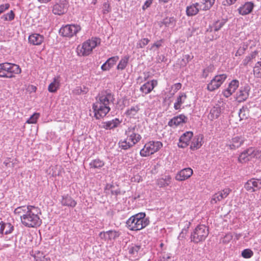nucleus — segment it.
Returning a JSON list of instances; mask_svg holds the SVG:
<instances>
[{
  "label": "nucleus",
  "mask_w": 261,
  "mask_h": 261,
  "mask_svg": "<svg viewBox=\"0 0 261 261\" xmlns=\"http://www.w3.org/2000/svg\"><path fill=\"white\" fill-rule=\"evenodd\" d=\"M16 217L20 219L21 223L28 227L39 226L42 223L39 208L33 206H21L14 210Z\"/></svg>",
  "instance_id": "f257e3e1"
},
{
  "label": "nucleus",
  "mask_w": 261,
  "mask_h": 261,
  "mask_svg": "<svg viewBox=\"0 0 261 261\" xmlns=\"http://www.w3.org/2000/svg\"><path fill=\"white\" fill-rule=\"evenodd\" d=\"M114 99V96L110 91H103L98 94L92 106L96 119H99L106 116L111 110L110 105Z\"/></svg>",
  "instance_id": "f03ea898"
},
{
  "label": "nucleus",
  "mask_w": 261,
  "mask_h": 261,
  "mask_svg": "<svg viewBox=\"0 0 261 261\" xmlns=\"http://www.w3.org/2000/svg\"><path fill=\"white\" fill-rule=\"evenodd\" d=\"M149 224V219L144 213H139L131 216L126 221V226L130 230H140Z\"/></svg>",
  "instance_id": "7ed1b4c3"
},
{
  "label": "nucleus",
  "mask_w": 261,
  "mask_h": 261,
  "mask_svg": "<svg viewBox=\"0 0 261 261\" xmlns=\"http://www.w3.org/2000/svg\"><path fill=\"white\" fill-rule=\"evenodd\" d=\"M100 39L96 37H92L85 41L82 45L77 47L76 52L79 56H87L89 55L94 48L100 44Z\"/></svg>",
  "instance_id": "20e7f679"
},
{
  "label": "nucleus",
  "mask_w": 261,
  "mask_h": 261,
  "mask_svg": "<svg viewBox=\"0 0 261 261\" xmlns=\"http://www.w3.org/2000/svg\"><path fill=\"white\" fill-rule=\"evenodd\" d=\"M162 146L163 144L160 141H149L145 144L140 154L142 156H148L159 151Z\"/></svg>",
  "instance_id": "39448f33"
},
{
  "label": "nucleus",
  "mask_w": 261,
  "mask_h": 261,
  "mask_svg": "<svg viewBox=\"0 0 261 261\" xmlns=\"http://www.w3.org/2000/svg\"><path fill=\"white\" fill-rule=\"evenodd\" d=\"M208 230L206 226L199 225L197 226L191 234L192 241L195 243L204 240L207 237Z\"/></svg>",
  "instance_id": "423d86ee"
},
{
  "label": "nucleus",
  "mask_w": 261,
  "mask_h": 261,
  "mask_svg": "<svg viewBox=\"0 0 261 261\" xmlns=\"http://www.w3.org/2000/svg\"><path fill=\"white\" fill-rule=\"evenodd\" d=\"M260 153L258 150L254 148H249L240 154L238 158V161L241 163H246L252 158H259V155Z\"/></svg>",
  "instance_id": "0eeeda50"
},
{
  "label": "nucleus",
  "mask_w": 261,
  "mask_h": 261,
  "mask_svg": "<svg viewBox=\"0 0 261 261\" xmlns=\"http://www.w3.org/2000/svg\"><path fill=\"white\" fill-rule=\"evenodd\" d=\"M81 30V27L78 24H68L62 27L60 33L65 37H72L76 35Z\"/></svg>",
  "instance_id": "6e6552de"
},
{
  "label": "nucleus",
  "mask_w": 261,
  "mask_h": 261,
  "mask_svg": "<svg viewBox=\"0 0 261 261\" xmlns=\"http://www.w3.org/2000/svg\"><path fill=\"white\" fill-rule=\"evenodd\" d=\"M226 78L227 75L225 74L216 75L207 85V90L210 91H213L218 89L220 87Z\"/></svg>",
  "instance_id": "1a4fd4ad"
},
{
  "label": "nucleus",
  "mask_w": 261,
  "mask_h": 261,
  "mask_svg": "<svg viewBox=\"0 0 261 261\" xmlns=\"http://www.w3.org/2000/svg\"><path fill=\"white\" fill-rule=\"evenodd\" d=\"M68 3L66 0H60L53 6L52 12L55 15H61L65 14L68 9Z\"/></svg>",
  "instance_id": "9d476101"
},
{
  "label": "nucleus",
  "mask_w": 261,
  "mask_h": 261,
  "mask_svg": "<svg viewBox=\"0 0 261 261\" xmlns=\"http://www.w3.org/2000/svg\"><path fill=\"white\" fill-rule=\"evenodd\" d=\"M1 69L5 71L9 75H14V74H20L21 72L20 67L16 64L8 62L1 63Z\"/></svg>",
  "instance_id": "9b49d317"
},
{
  "label": "nucleus",
  "mask_w": 261,
  "mask_h": 261,
  "mask_svg": "<svg viewBox=\"0 0 261 261\" xmlns=\"http://www.w3.org/2000/svg\"><path fill=\"white\" fill-rule=\"evenodd\" d=\"M231 190L229 188H225L223 190L218 192L212 196L211 203L215 204L226 198L231 192Z\"/></svg>",
  "instance_id": "f8f14e48"
},
{
  "label": "nucleus",
  "mask_w": 261,
  "mask_h": 261,
  "mask_svg": "<svg viewBox=\"0 0 261 261\" xmlns=\"http://www.w3.org/2000/svg\"><path fill=\"white\" fill-rule=\"evenodd\" d=\"M125 135L129 138L131 143L134 146L141 139L142 137L140 134L136 132L135 126L128 127L125 131Z\"/></svg>",
  "instance_id": "ddd939ff"
},
{
  "label": "nucleus",
  "mask_w": 261,
  "mask_h": 261,
  "mask_svg": "<svg viewBox=\"0 0 261 261\" xmlns=\"http://www.w3.org/2000/svg\"><path fill=\"white\" fill-rule=\"evenodd\" d=\"M244 188L248 192H255L261 188V181L259 179H251L246 182Z\"/></svg>",
  "instance_id": "4468645a"
},
{
  "label": "nucleus",
  "mask_w": 261,
  "mask_h": 261,
  "mask_svg": "<svg viewBox=\"0 0 261 261\" xmlns=\"http://www.w3.org/2000/svg\"><path fill=\"white\" fill-rule=\"evenodd\" d=\"M193 171L191 168H186L179 171L175 175V179L179 181H184L190 178Z\"/></svg>",
  "instance_id": "2eb2a0df"
},
{
  "label": "nucleus",
  "mask_w": 261,
  "mask_h": 261,
  "mask_svg": "<svg viewBox=\"0 0 261 261\" xmlns=\"http://www.w3.org/2000/svg\"><path fill=\"white\" fill-rule=\"evenodd\" d=\"M120 235L118 231L114 230H111L107 231L100 232L99 236L105 241H111L117 238Z\"/></svg>",
  "instance_id": "dca6fc26"
},
{
  "label": "nucleus",
  "mask_w": 261,
  "mask_h": 261,
  "mask_svg": "<svg viewBox=\"0 0 261 261\" xmlns=\"http://www.w3.org/2000/svg\"><path fill=\"white\" fill-rule=\"evenodd\" d=\"M250 88L248 85H245L241 87L239 92L237 93L236 98L240 102L246 100L249 95Z\"/></svg>",
  "instance_id": "f3484780"
},
{
  "label": "nucleus",
  "mask_w": 261,
  "mask_h": 261,
  "mask_svg": "<svg viewBox=\"0 0 261 261\" xmlns=\"http://www.w3.org/2000/svg\"><path fill=\"white\" fill-rule=\"evenodd\" d=\"M239 86V82L237 80H232L229 84L227 89L223 92V95L225 97H228L233 93Z\"/></svg>",
  "instance_id": "a211bd4d"
},
{
  "label": "nucleus",
  "mask_w": 261,
  "mask_h": 261,
  "mask_svg": "<svg viewBox=\"0 0 261 261\" xmlns=\"http://www.w3.org/2000/svg\"><path fill=\"white\" fill-rule=\"evenodd\" d=\"M187 117L184 115L180 114L171 119L168 122V125L171 127H176L182 125L187 121Z\"/></svg>",
  "instance_id": "6ab92c4d"
},
{
  "label": "nucleus",
  "mask_w": 261,
  "mask_h": 261,
  "mask_svg": "<svg viewBox=\"0 0 261 261\" xmlns=\"http://www.w3.org/2000/svg\"><path fill=\"white\" fill-rule=\"evenodd\" d=\"M193 136L192 132H187L184 133L179 138L178 146L180 148H185L187 147Z\"/></svg>",
  "instance_id": "aec40b11"
},
{
  "label": "nucleus",
  "mask_w": 261,
  "mask_h": 261,
  "mask_svg": "<svg viewBox=\"0 0 261 261\" xmlns=\"http://www.w3.org/2000/svg\"><path fill=\"white\" fill-rule=\"evenodd\" d=\"M221 113V109L219 106L216 105L210 108L207 115V119L212 121L219 118Z\"/></svg>",
  "instance_id": "412c9836"
},
{
  "label": "nucleus",
  "mask_w": 261,
  "mask_h": 261,
  "mask_svg": "<svg viewBox=\"0 0 261 261\" xmlns=\"http://www.w3.org/2000/svg\"><path fill=\"white\" fill-rule=\"evenodd\" d=\"M157 84L158 82L156 80L147 82L140 87V90L144 94H148L157 85Z\"/></svg>",
  "instance_id": "4be33fe9"
},
{
  "label": "nucleus",
  "mask_w": 261,
  "mask_h": 261,
  "mask_svg": "<svg viewBox=\"0 0 261 261\" xmlns=\"http://www.w3.org/2000/svg\"><path fill=\"white\" fill-rule=\"evenodd\" d=\"M244 143V139L241 137H235L232 138L227 146L230 149L235 150L240 147Z\"/></svg>",
  "instance_id": "5701e85b"
},
{
  "label": "nucleus",
  "mask_w": 261,
  "mask_h": 261,
  "mask_svg": "<svg viewBox=\"0 0 261 261\" xmlns=\"http://www.w3.org/2000/svg\"><path fill=\"white\" fill-rule=\"evenodd\" d=\"M61 77L60 76H56L54 77L51 82L48 86V90L50 93H55L60 88Z\"/></svg>",
  "instance_id": "b1692460"
},
{
  "label": "nucleus",
  "mask_w": 261,
  "mask_h": 261,
  "mask_svg": "<svg viewBox=\"0 0 261 261\" xmlns=\"http://www.w3.org/2000/svg\"><path fill=\"white\" fill-rule=\"evenodd\" d=\"M44 40L43 35L37 33L32 34L29 37V42L34 45H40Z\"/></svg>",
  "instance_id": "393cba45"
},
{
  "label": "nucleus",
  "mask_w": 261,
  "mask_h": 261,
  "mask_svg": "<svg viewBox=\"0 0 261 261\" xmlns=\"http://www.w3.org/2000/svg\"><path fill=\"white\" fill-rule=\"evenodd\" d=\"M200 10H202V7L200 3H196L187 6L186 14L189 16H194L197 14Z\"/></svg>",
  "instance_id": "a878e982"
},
{
  "label": "nucleus",
  "mask_w": 261,
  "mask_h": 261,
  "mask_svg": "<svg viewBox=\"0 0 261 261\" xmlns=\"http://www.w3.org/2000/svg\"><path fill=\"white\" fill-rule=\"evenodd\" d=\"M254 4L252 2L245 3L238 9L240 14L245 15L250 13L254 7Z\"/></svg>",
  "instance_id": "bb28decb"
},
{
  "label": "nucleus",
  "mask_w": 261,
  "mask_h": 261,
  "mask_svg": "<svg viewBox=\"0 0 261 261\" xmlns=\"http://www.w3.org/2000/svg\"><path fill=\"white\" fill-rule=\"evenodd\" d=\"M203 137L202 135H198L195 136L191 142L190 148L192 150H196L199 148L202 145Z\"/></svg>",
  "instance_id": "cd10ccee"
},
{
  "label": "nucleus",
  "mask_w": 261,
  "mask_h": 261,
  "mask_svg": "<svg viewBox=\"0 0 261 261\" xmlns=\"http://www.w3.org/2000/svg\"><path fill=\"white\" fill-rule=\"evenodd\" d=\"M119 60L118 56H114L110 58L103 64L101 68L103 71H107L111 69Z\"/></svg>",
  "instance_id": "c85d7f7f"
},
{
  "label": "nucleus",
  "mask_w": 261,
  "mask_h": 261,
  "mask_svg": "<svg viewBox=\"0 0 261 261\" xmlns=\"http://www.w3.org/2000/svg\"><path fill=\"white\" fill-rule=\"evenodd\" d=\"M61 203L63 206L72 207H74L76 204V202L68 195L62 196Z\"/></svg>",
  "instance_id": "c756f323"
},
{
  "label": "nucleus",
  "mask_w": 261,
  "mask_h": 261,
  "mask_svg": "<svg viewBox=\"0 0 261 261\" xmlns=\"http://www.w3.org/2000/svg\"><path fill=\"white\" fill-rule=\"evenodd\" d=\"M171 182V177L170 175H165L158 179L157 185L160 188H165L168 186Z\"/></svg>",
  "instance_id": "7c9ffc66"
},
{
  "label": "nucleus",
  "mask_w": 261,
  "mask_h": 261,
  "mask_svg": "<svg viewBox=\"0 0 261 261\" xmlns=\"http://www.w3.org/2000/svg\"><path fill=\"white\" fill-rule=\"evenodd\" d=\"M105 165V162L99 159L93 160L89 163V166L90 169L96 170L100 169Z\"/></svg>",
  "instance_id": "2f4dec72"
},
{
  "label": "nucleus",
  "mask_w": 261,
  "mask_h": 261,
  "mask_svg": "<svg viewBox=\"0 0 261 261\" xmlns=\"http://www.w3.org/2000/svg\"><path fill=\"white\" fill-rule=\"evenodd\" d=\"M120 123V121L117 118L103 123V127L106 129H111L115 128Z\"/></svg>",
  "instance_id": "473e14b6"
},
{
  "label": "nucleus",
  "mask_w": 261,
  "mask_h": 261,
  "mask_svg": "<svg viewBox=\"0 0 261 261\" xmlns=\"http://www.w3.org/2000/svg\"><path fill=\"white\" fill-rule=\"evenodd\" d=\"M119 147L124 150L128 149L133 146V143H131V141L128 136H126L125 139L121 140L119 142Z\"/></svg>",
  "instance_id": "72a5a7b5"
},
{
  "label": "nucleus",
  "mask_w": 261,
  "mask_h": 261,
  "mask_svg": "<svg viewBox=\"0 0 261 261\" xmlns=\"http://www.w3.org/2000/svg\"><path fill=\"white\" fill-rule=\"evenodd\" d=\"M187 96L185 93L180 94L177 98L176 102L174 103V108L175 110H178L182 103H184Z\"/></svg>",
  "instance_id": "f704fd0d"
},
{
  "label": "nucleus",
  "mask_w": 261,
  "mask_h": 261,
  "mask_svg": "<svg viewBox=\"0 0 261 261\" xmlns=\"http://www.w3.org/2000/svg\"><path fill=\"white\" fill-rule=\"evenodd\" d=\"M89 91L88 88L85 86H77L72 91L73 94L76 95L85 94Z\"/></svg>",
  "instance_id": "c9c22d12"
},
{
  "label": "nucleus",
  "mask_w": 261,
  "mask_h": 261,
  "mask_svg": "<svg viewBox=\"0 0 261 261\" xmlns=\"http://www.w3.org/2000/svg\"><path fill=\"white\" fill-rule=\"evenodd\" d=\"M258 53L256 51L252 52L250 55L246 56L243 61V65L245 66L247 65L249 63L252 62L253 59H255L257 56Z\"/></svg>",
  "instance_id": "e433bc0d"
},
{
  "label": "nucleus",
  "mask_w": 261,
  "mask_h": 261,
  "mask_svg": "<svg viewBox=\"0 0 261 261\" xmlns=\"http://www.w3.org/2000/svg\"><path fill=\"white\" fill-rule=\"evenodd\" d=\"M140 110L138 106H134L128 109L126 112V114L130 117L135 116Z\"/></svg>",
  "instance_id": "4c0bfd02"
},
{
  "label": "nucleus",
  "mask_w": 261,
  "mask_h": 261,
  "mask_svg": "<svg viewBox=\"0 0 261 261\" xmlns=\"http://www.w3.org/2000/svg\"><path fill=\"white\" fill-rule=\"evenodd\" d=\"M128 59L129 57L127 56L122 58L117 67V69L123 70L127 65Z\"/></svg>",
  "instance_id": "58836bf2"
},
{
  "label": "nucleus",
  "mask_w": 261,
  "mask_h": 261,
  "mask_svg": "<svg viewBox=\"0 0 261 261\" xmlns=\"http://www.w3.org/2000/svg\"><path fill=\"white\" fill-rule=\"evenodd\" d=\"M226 23V20L224 19L219 20L214 23L212 26V29L215 31H219Z\"/></svg>",
  "instance_id": "ea45409f"
},
{
  "label": "nucleus",
  "mask_w": 261,
  "mask_h": 261,
  "mask_svg": "<svg viewBox=\"0 0 261 261\" xmlns=\"http://www.w3.org/2000/svg\"><path fill=\"white\" fill-rule=\"evenodd\" d=\"M33 256L35 261H48L43 253L40 251L35 252Z\"/></svg>",
  "instance_id": "a19ab883"
},
{
  "label": "nucleus",
  "mask_w": 261,
  "mask_h": 261,
  "mask_svg": "<svg viewBox=\"0 0 261 261\" xmlns=\"http://www.w3.org/2000/svg\"><path fill=\"white\" fill-rule=\"evenodd\" d=\"M254 74L256 77H261V62H257L253 69Z\"/></svg>",
  "instance_id": "79ce46f5"
},
{
  "label": "nucleus",
  "mask_w": 261,
  "mask_h": 261,
  "mask_svg": "<svg viewBox=\"0 0 261 261\" xmlns=\"http://www.w3.org/2000/svg\"><path fill=\"white\" fill-rule=\"evenodd\" d=\"M215 1V0H205L204 3H200V5H201L202 7V10H206L210 9Z\"/></svg>",
  "instance_id": "37998d69"
},
{
  "label": "nucleus",
  "mask_w": 261,
  "mask_h": 261,
  "mask_svg": "<svg viewBox=\"0 0 261 261\" xmlns=\"http://www.w3.org/2000/svg\"><path fill=\"white\" fill-rule=\"evenodd\" d=\"M215 1V0H205L204 3H200V5H201L202 7V10H206L210 9Z\"/></svg>",
  "instance_id": "c03bdc74"
},
{
  "label": "nucleus",
  "mask_w": 261,
  "mask_h": 261,
  "mask_svg": "<svg viewBox=\"0 0 261 261\" xmlns=\"http://www.w3.org/2000/svg\"><path fill=\"white\" fill-rule=\"evenodd\" d=\"M215 1V0H205L204 3H200V5H201L202 7V10H206L210 9Z\"/></svg>",
  "instance_id": "a18cd8bd"
},
{
  "label": "nucleus",
  "mask_w": 261,
  "mask_h": 261,
  "mask_svg": "<svg viewBox=\"0 0 261 261\" xmlns=\"http://www.w3.org/2000/svg\"><path fill=\"white\" fill-rule=\"evenodd\" d=\"M3 227L4 233L6 234L11 233L13 230V226L9 223H4Z\"/></svg>",
  "instance_id": "49530a36"
},
{
  "label": "nucleus",
  "mask_w": 261,
  "mask_h": 261,
  "mask_svg": "<svg viewBox=\"0 0 261 261\" xmlns=\"http://www.w3.org/2000/svg\"><path fill=\"white\" fill-rule=\"evenodd\" d=\"M14 17L15 14L14 12L11 10L10 12L3 15L1 18L5 21H12L14 19Z\"/></svg>",
  "instance_id": "de8ad7c7"
},
{
  "label": "nucleus",
  "mask_w": 261,
  "mask_h": 261,
  "mask_svg": "<svg viewBox=\"0 0 261 261\" xmlns=\"http://www.w3.org/2000/svg\"><path fill=\"white\" fill-rule=\"evenodd\" d=\"M149 41V40L147 38H143L140 40L137 43V48H142L144 47Z\"/></svg>",
  "instance_id": "09e8293b"
},
{
  "label": "nucleus",
  "mask_w": 261,
  "mask_h": 261,
  "mask_svg": "<svg viewBox=\"0 0 261 261\" xmlns=\"http://www.w3.org/2000/svg\"><path fill=\"white\" fill-rule=\"evenodd\" d=\"M39 116V113H35L30 117L26 122L29 124L36 123Z\"/></svg>",
  "instance_id": "8fccbe9b"
},
{
  "label": "nucleus",
  "mask_w": 261,
  "mask_h": 261,
  "mask_svg": "<svg viewBox=\"0 0 261 261\" xmlns=\"http://www.w3.org/2000/svg\"><path fill=\"white\" fill-rule=\"evenodd\" d=\"M253 254V251L249 249H244L242 252V255L243 257L246 258H250Z\"/></svg>",
  "instance_id": "3c124183"
},
{
  "label": "nucleus",
  "mask_w": 261,
  "mask_h": 261,
  "mask_svg": "<svg viewBox=\"0 0 261 261\" xmlns=\"http://www.w3.org/2000/svg\"><path fill=\"white\" fill-rule=\"evenodd\" d=\"M140 249V247L139 246L135 245H132L128 248V252L129 254H131L132 255H135L138 253Z\"/></svg>",
  "instance_id": "603ef678"
},
{
  "label": "nucleus",
  "mask_w": 261,
  "mask_h": 261,
  "mask_svg": "<svg viewBox=\"0 0 261 261\" xmlns=\"http://www.w3.org/2000/svg\"><path fill=\"white\" fill-rule=\"evenodd\" d=\"M111 10L110 5L108 2H106L103 4L102 13L104 14H108Z\"/></svg>",
  "instance_id": "864d4df0"
},
{
  "label": "nucleus",
  "mask_w": 261,
  "mask_h": 261,
  "mask_svg": "<svg viewBox=\"0 0 261 261\" xmlns=\"http://www.w3.org/2000/svg\"><path fill=\"white\" fill-rule=\"evenodd\" d=\"M193 58V56H191L189 55H186L183 56V58L182 59V61L183 63H181V65L182 66H185Z\"/></svg>",
  "instance_id": "5fc2aeb1"
},
{
  "label": "nucleus",
  "mask_w": 261,
  "mask_h": 261,
  "mask_svg": "<svg viewBox=\"0 0 261 261\" xmlns=\"http://www.w3.org/2000/svg\"><path fill=\"white\" fill-rule=\"evenodd\" d=\"M163 40H160L154 43L151 45L150 50H155V48H159L162 45Z\"/></svg>",
  "instance_id": "6e6d98bb"
},
{
  "label": "nucleus",
  "mask_w": 261,
  "mask_h": 261,
  "mask_svg": "<svg viewBox=\"0 0 261 261\" xmlns=\"http://www.w3.org/2000/svg\"><path fill=\"white\" fill-rule=\"evenodd\" d=\"M0 77H5V78H12L14 76V75H9L6 73L5 71L4 70L1 69L0 70Z\"/></svg>",
  "instance_id": "4d7b16f0"
},
{
  "label": "nucleus",
  "mask_w": 261,
  "mask_h": 261,
  "mask_svg": "<svg viewBox=\"0 0 261 261\" xmlns=\"http://www.w3.org/2000/svg\"><path fill=\"white\" fill-rule=\"evenodd\" d=\"M10 7V5L9 4H4L0 5V14L3 13L7 10H8Z\"/></svg>",
  "instance_id": "13d9d810"
},
{
  "label": "nucleus",
  "mask_w": 261,
  "mask_h": 261,
  "mask_svg": "<svg viewBox=\"0 0 261 261\" xmlns=\"http://www.w3.org/2000/svg\"><path fill=\"white\" fill-rule=\"evenodd\" d=\"M231 239H232L231 235L230 234H227L222 239V242L225 243H228Z\"/></svg>",
  "instance_id": "bf43d9fd"
},
{
  "label": "nucleus",
  "mask_w": 261,
  "mask_h": 261,
  "mask_svg": "<svg viewBox=\"0 0 261 261\" xmlns=\"http://www.w3.org/2000/svg\"><path fill=\"white\" fill-rule=\"evenodd\" d=\"M152 1L153 0H147L144 5L142 6V9L143 10H146L147 8H148V7H150V6L151 5V4L152 3Z\"/></svg>",
  "instance_id": "052dcab7"
},
{
  "label": "nucleus",
  "mask_w": 261,
  "mask_h": 261,
  "mask_svg": "<svg viewBox=\"0 0 261 261\" xmlns=\"http://www.w3.org/2000/svg\"><path fill=\"white\" fill-rule=\"evenodd\" d=\"M181 85L180 83H176L173 86L172 88H173L174 90L176 91L179 90L181 88Z\"/></svg>",
  "instance_id": "680f3d73"
},
{
  "label": "nucleus",
  "mask_w": 261,
  "mask_h": 261,
  "mask_svg": "<svg viewBox=\"0 0 261 261\" xmlns=\"http://www.w3.org/2000/svg\"><path fill=\"white\" fill-rule=\"evenodd\" d=\"M209 72L208 69H204L203 71L202 76L204 78H206L208 76Z\"/></svg>",
  "instance_id": "e2e57ef3"
},
{
  "label": "nucleus",
  "mask_w": 261,
  "mask_h": 261,
  "mask_svg": "<svg viewBox=\"0 0 261 261\" xmlns=\"http://www.w3.org/2000/svg\"><path fill=\"white\" fill-rule=\"evenodd\" d=\"M3 222H0V234H3L4 233V227H3Z\"/></svg>",
  "instance_id": "0e129e2a"
},
{
  "label": "nucleus",
  "mask_w": 261,
  "mask_h": 261,
  "mask_svg": "<svg viewBox=\"0 0 261 261\" xmlns=\"http://www.w3.org/2000/svg\"><path fill=\"white\" fill-rule=\"evenodd\" d=\"M243 53V49H239L236 53V56H241Z\"/></svg>",
  "instance_id": "69168bd1"
},
{
  "label": "nucleus",
  "mask_w": 261,
  "mask_h": 261,
  "mask_svg": "<svg viewBox=\"0 0 261 261\" xmlns=\"http://www.w3.org/2000/svg\"><path fill=\"white\" fill-rule=\"evenodd\" d=\"M237 0H226L227 4L228 5H232Z\"/></svg>",
  "instance_id": "338daca9"
},
{
  "label": "nucleus",
  "mask_w": 261,
  "mask_h": 261,
  "mask_svg": "<svg viewBox=\"0 0 261 261\" xmlns=\"http://www.w3.org/2000/svg\"><path fill=\"white\" fill-rule=\"evenodd\" d=\"M245 112V110L244 109H241L239 113V116L241 119H243L244 118L242 117L241 115Z\"/></svg>",
  "instance_id": "774afa93"
}]
</instances>
